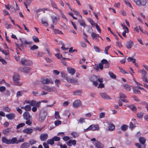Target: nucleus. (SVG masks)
I'll list each match as a JSON object with an SVG mask.
<instances>
[{
	"mask_svg": "<svg viewBox=\"0 0 148 148\" xmlns=\"http://www.w3.org/2000/svg\"><path fill=\"white\" fill-rule=\"evenodd\" d=\"M128 107L130 108L132 111H135L136 110V107L133 105H130L128 106Z\"/></svg>",
	"mask_w": 148,
	"mask_h": 148,
	"instance_id": "40",
	"label": "nucleus"
},
{
	"mask_svg": "<svg viewBox=\"0 0 148 148\" xmlns=\"http://www.w3.org/2000/svg\"><path fill=\"white\" fill-rule=\"evenodd\" d=\"M94 144L96 147L98 148H102L103 147V145L98 141H96Z\"/></svg>",
	"mask_w": 148,
	"mask_h": 148,
	"instance_id": "19",
	"label": "nucleus"
},
{
	"mask_svg": "<svg viewBox=\"0 0 148 148\" xmlns=\"http://www.w3.org/2000/svg\"><path fill=\"white\" fill-rule=\"evenodd\" d=\"M82 93L81 91L80 90H78L73 92V94L74 95H79Z\"/></svg>",
	"mask_w": 148,
	"mask_h": 148,
	"instance_id": "43",
	"label": "nucleus"
},
{
	"mask_svg": "<svg viewBox=\"0 0 148 148\" xmlns=\"http://www.w3.org/2000/svg\"><path fill=\"white\" fill-rule=\"evenodd\" d=\"M133 93L134 94H140V90L136 88L135 87L133 88Z\"/></svg>",
	"mask_w": 148,
	"mask_h": 148,
	"instance_id": "32",
	"label": "nucleus"
},
{
	"mask_svg": "<svg viewBox=\"0 0 148 148\" xmlns=\"http://www.w3.org/2000/svg\"><path fill=\"white\" fill-rule=\"evenodd\" d=\"M36 101L34 100H32V101H30V104L31 106H35V105H36Z\"/></svg>",
	"mask_w": 148,
	"mask_h": 148,
	"instance_id": "54",
	"label": "nucleus"
},
{
	"mask_svg": "<svg viewBox=\"0 0 148 148\" xmlns=\"http://www.w3.org/2000/svg\"><path fill=\"white\" fill-rule=\"evenodd\" d=\"M13 79L14 84L15 85L20 86L22 84V83L19 82V76L17 74H15L13 76Z\"/></svg>",
	"mask_w": 148,
	"mask_h": 148,
	"instance_id": "4",
	"label": "nucleus"
},
{
	"mask_svg": "<svg viewBox=\"0 0 148 148\" xmlns=\"http://www.w3.org/2000/svg\"><path fill=\"white\" fill-rule=\"evenodd\" d=\"M136 3L139 6L141 5L145 6L147 3V1L146 0H138L136 2Z\"/></svg>",
	"mask_w": 148,
	"mask_h": 148,
	"instance_id": "9",
	"label": "nucleus"
},
{
	"mask_svg": "<svg viewBox=\"0 0 148 148\" xmlns=\"http://www.w3.org/2000/svg\"><path fill=\"white\" fill-rule=\"evenodd\" d=\"M101 63L103 65V64H108V62L106 60L103 59L101 61Z\"/></svg>",
	"mask_w": 148,
	"mask_h": 148,
	"instance_id": "55",
	"label": "nucleus"
},
{
	"mask_svg": "<svg viewBox=\"0 0 148 148\" xmlns=\"http://www.w3.org/2000/svg\"><path fill=\"white\" fill-rule=\"evenodd\" d=\"M76 141L75 140H70L68 142H66V144L68 146H71L72 145H75L76 144Z\"/></svg>",
	"mask_w": 148,
	"mask_h": 148,
	"instance_id": "22",
	"label": "nucleus"
},
{
	"mask_svg": "<svg viewBox=\"0 0 148 148\" xmlns=\"http://www.w3.org/2000/svg\"><path fill=\"white\" fill-rule=\"evenodd\" d=\"M51 18L52 19L53 24V25H56L58 21L60 20V17L59 16L57 17L55 16H51Z\"/></svg>",
	"mask_w": 148,
	"mask_h": 148,
	"instance_id": "8",
	"label": "nucleus"
},
{
	"mask_svg": "<svg viewBox=\"0 0 148 148\" xmlns=\"http://www.w3.org/2000/svg\"><path fill=\"white\" fill-rule=\"evenodd\" d=\"M23 133L28 134H31L33 132V130L30 128H27L23 131Z\"/></svg>",
	"mask_w": 148,
	"mask_h": 148,
	"instance_id": "18",
	"label": "nucleus"
},
{
	"mask_svg": "<svg viewBox=\"0 0 148 148\" xmlns=\"http://www.w3.org/2000/svg\"><path fill=\"white\" fill-rule=\"evenodd\" d=\"M88 21L90 23L91 25L92 26L94 27L95 26V25H96V24H95L93 21L91 19L89 18H88Z\"/></svg>",
	"mask_w": 148,
	"mask_h": 148,
	"instance_id": "42",
	"label": "nucleus"
},
{
	"mask_svg": "<svg viewBox=\"0 0 148 148\" xmlns=\"http://www.w3.org/2000/svg\"><path fill=\"white\" fill-rule=\"evenodd\" d=\"M77 79H74L73 78H71V80L69 81V82L71 83H77Z\"/></svg>",
	"mask_w": 148,
	"mask_h": 148,
	"instance_id": "36",
	"label": "nucleus"
},
{
	"mask_svg": "<svg viewBox=\"0 0 148 148\" xmlns=\"http://www.w3.org/2000/svg\"><path fill=\"white\" fill-rule=\"evenodd\" d=\"M48 138V135L46 134H42L40 136V139L42 141L45 140L47 139Z\"/></svg>",
	"mask_w": 148,
	"mask_h": 148,
	"instance_id": "14",
	"label": "nucleus"
},
{
	"mask_svg": "<svg viewBox=\"0 0 148 148\" xmlns=\"http://www.w3.org/2000/svg\"><path fill=\"white\" fill-rule=\"evenodd\" d=\"M2 141L3 143L7 144H10V140H8L7 138L5 137H3L2 138Z\"/></svg>",
	"mask_w": 148,
	"mask_h": 148,
	"instance_id": "24",
	"label": "nucleus"
},
{
	"mask_svg": "<svg viewBox=\"0 0 148 148\" xmlns=\"http://www.w3.org/2000/svg\"><path fill=\"white\" fill-rule=\"evenodd\" d=\"M0 50L3 54L5 55H7L9 54V51L8 50L5 51L3 48H0Z\"/></svg>",
	"mask_w": 148,
	"mask_h": 148,
	"instance_id": "34",
	"label": "nucleus"
},
{
	"mask_svg": "<svg viewBox=\"0 0 148 148\" xmlns=\"http://www.w3.org/2000/svg\"><path fill=\"white\" fill-rule=\"evenodd\" d=\"M143 113L142 112L138 113L137 114V117L139 119H141L143 118Z\"/></svg>",
	"mask_w": 148,
	"mask_h": 148,
	"instance_id": "41",
	"label": "nucleus"
},
{
	"mask_svg": "<svg viewBox=\"0 0 148 148\" xmlns=\"http://www.w3.org/2000/svg\"><path fill=\"white\" fill-rule=\"evenodd\" d=\"M67 71L71 75H73L75 73V70L72 68L71 67H68L67 69Z\"/></svg>",
	"mask_w": 148,
	"mask_h": 148,
	"instance_id": "21",
	"label": "nucleus"
},
{
	"mask_svg": "<svg viewBox=\"0 0 148 148\" xmlns=\"http://www.w3.org/2000/svg\"><path fill=\"white\" fill-rule=\"evenodd\" d=\"M47 142V144H50L51 145H53L54 143L52 138L51 139L48 140Z\"/></svg>",
	"mask_w": 148,
	"mask_h": 148,
	"instance_id": "37",
	"label": "nucleus"
},
{
	"mask_svg": "<svg viewBox=\"0 0 148 148\" xmlns=\"http://www.w3.org/2000/svg\"><path fill=\"white\" fill-rule=\"evenodd\" d=\"M6 116L9 119L12 120L14 118L15 116L14 114L10 113L6 115Z\"/></svg>",
	"mask_w": 148,
	"mask_h": 148,
	"instance_id": "23",
	"label": "nucleus"
},
{
	"mask_svg": "<svg viewBox=\"0 0 148 148\" xmlns=\"http://www.w3.org/2000/svg\"><path fill=\"white\" fill-rule=\"evenodd\" d=\"M3 110L5 112H9L10 111V109L8 107H4L3 108Z\"/></svg>",
	"mask_w": 148,
	"mask_h": 148,
	"instance_id": "53",
	"label": "nucleus"
},
{
	"mask_svg": "<svg viewBox=\"0 0 148 148\" xmlns=\"http://www.w3.org/2000/svg\"><path fill=\"white\" fill-rule=\"evenodd\" d=\"M91 36L93 39H95L97 40H98V38L100 37L101 38V37L98 34H97L94 32L92 33Z\"/></svg>",
	"mask_w": 148,
	"mask_h": 148,
	"instance_id": "25",
	"label": "nucleus"
},
{
	"mask_svg": "<svg viewBox=\"0 0 148 148\" xmlns=\"http://www.w3.org/2000/svg\"><path fill=\"white\" fill-rule=\"evenodd\" d=\"M63 140L65 141L69 140L70 139V138L68 136H65L64 137L62 138Z\"/></svg>",
	"mask_w": 148,
	"mask_h": 148,
	"instance_id": "63",
	"label": "nucleus"
},
{
	"mask_svg": "<svg viewBox=\"0 0 148 148\" xmlns=\"http://www.w3.org/2000/svg\"><path fill=\"white\" fill-rule=\"evenodd\" d=\"M23 116L24 118L26 120L30 119H32V116L27 112H25L23 114Z\"/></svg>",
	"mask_w": 148,
	"mask_h": 148,
	"instance_id": "13",
	"label": "nucleus"
},
{
	"mask_svg": "<svg viewBox=\"0 0 148 148\" xmlns=\"http://www.w3.org/2000/svg\"><path fill=\"white\" fill-rule=\"evenodd\" d=\"M90 79L93 82V84L96 86L98 85L99 82L102 83L103 80L102 78H99L95 75L91 76Z\"/></svg>",
	"mask_w": 148,
	"mask_h": 148,
	"instance_id": "1",
	"label": "nucleus"
},
{
	"mask_svg": "<svg viewBox=\"0 0 148 148\" xmlns=\"http://www.w3.org/2000/svg\"><path fill=\"white\" fill-rule=\"evenodd\" d=\"M42 89L49 92H57L56 90L53 87H50L48 86H44L42 87Z\"/></svg>",
	"mask_w": 148,
	"mask_h": 148,
	"instance_id": "6",
	"label": "nucleus"
},
{
	"mask_svg": "<svg viewBox=\"0 0 148 148\" xmlns=\"http://www.w3.org/2000/svg\"><path fill=\"white\" fill-rule=\"evenodd\" d=\"M55 116L56 119H60V117L59 114V113L58 112H55Z\"/></svg>",
	"mask_w": 148,
	"mask_h": 148,
	"instance_id": "45",
	"label": "nucleus"
},
{
	"mask_svg": "<svg viewBox=\"0 0 148 148\" xmlns=\"http://www.w3.org/2000/svg\"><path fill=\"white\" fill-rule=\"evenodd\" d=\"M54 32L56 34H63V33L61 31L58 29H54Z\"/></svg>",
	"mask_w": 148,
	"mask_h": 148,
	"instance_id": "48",
	"label": "nucleus"
},
{
	"mask_svg": "<svg viewBox=\"0 0 148 148\" xmlns=\"http://www.w3.org/2000/svg\"><path fill=\"white\" fill-rule=\"evenodd\" d=\"M41 21L42 24L44 26H48V24L47 21H43L42 19L41 20Z\"/></svg>",
	"mask_w": 148,
	"mask_h": 148,
	"instance_id": "59",
	"label": "nucleus"
},
{
	"mask_svg": "<svg viewBox=\"0 0 148 148\" xmlns=\"http://www.w3.org/2000/svg\"><path fill=\"white\" fill-rule=\"evenodd\" d=\"M21 109H24L26 111H29L31 110V107L30 105H27L25 107H22Z\"/></svg>",
	"mask_w": 148,
	"mask_h": 148,
	"instance_id": "27",
	"label": "nucleus"
},
{
	"mask_svg": "<svg viewBox=\"0 0 148 148\" xmlns=\"http://www.w3.org/2000/svg\"><path fill=\"white\" fill-rule=\"evenodd\" d=\"M47 115V112L45 110H42L39 114V121L40 122L43 121Z\"/></svg>",
	"mask_w": 148,
	"mask_h": 148,
	"instance_id": "2",
	"label": "nucleus"
},
{
	"mask_svg": "<svg viewBox=\"0 0 148 148\" xmlns=\"http://www.w3.org/2000/svg\"><path fill=\"white\" fill-rule=\"evenodd\" d=\"M109 74L110 75V77L114 79H115L116 78V76L114 74L112 73L109 72Z\"/></svg>",
	"mask_w": 148,
	"mask_h": 148,
	"instance_id": "50",
	"label": "nucleus"
},
{
	"mask_svg": "<svg viewBox=\"0 0 148 148\" xmlns=\"http://www.w3.org/2000/svg\"><path fill=\"white\" fill-rule=\"evenodd\" d=\"M120 95V99H122V98H127V97L123 93H121L119 94Z\"/></svg>",
	"mask_w": 148,
	"mask_h": 148,
	"instance_id": "49",
	"label": "nucleus"
},
{
	"mask_svg": "<svg viewBox=\"0 0 148 148\" xmlns=\"http://www.w3.org/2000/svg\"><path fill=\"white\" fill-rule=\"evenodd\" d=\"M78 22H79L80 25L84 28L86 26V25L85 24L84 21L82 19H79L78 20Z\"/></svg>",
	"mask_w": 148,
	"mask_h": 148,
	"instance_id": "28",
	"label": "nucleus"
},
{
	"mask_svg": "<svg viewBox=\"0 0 148 148\" xmlns=\"http://www.w3.org/2000/svg\"><path fill=\"white\" fill-rule=\"evenodd\" d=\"M41 82L43 84H52L53 82L51 79H48L47 78H43L41 79Z\"/></svg>",
	"mask_w": 148,
	"mask_h": 148,
	"instance_id": "7",
	"label": "nucleus"
},
{
	"mask_svg": "<svg viewBox=\"0 0 148 148\" xmlns=\"http://www.w3.org/2000/svg\"><path fill=\"white\" fill-rule=\"evenodd\" d=\"M81 106V102L79 100H76L73 103V107L75 108H77Z\"/></svg>",
	"mask_w": 148,
	"mask_h": 148,
	"instance_id": "11",
	"label": "nucleus"
},
{
	"mask_svg": "<svg viewBox=\"0 0 148 148\" xmlns=\"http://www.w3.org/2000/svg\"><path fill=\"white\" fill-rule=\"evenodd\" d=\"M28 144V143H23L20 147V148H26L25 147V146H26Z\"/></svg>",
	"mask_w": 148,
	"mask_h": 148,
	"instance_id": "61",
	"label": "nucleus"
},
{
	"mask_svg": "<svg viewBox=\"0 0 148 148\" xmlns=\"http://www.w3.org/2000/svg\"><path fill=\"white\" fill-rule=\"evenodd\" d=\"M100 95L103 99H111V98L106 93H100Z\"/></svg>",
	"mask_w": 148,
	"mask_h": 148,
	"instance_id": "16",
	"label": "nucleus"
},
{
	"mask_svg": "<svg viewBox=\"0 0 148 148\" xmlns=\"http://www.w3.org/2000/svg\"><path fill=\"white\" fill-rule=\"evenodd\" d=\"M95 26L98 31L99 32V33H101V30L99 26L97 24H96Z\"/></svg>",
	"mask_w": 148,
	"mask_h": 148,
	"instance_id": "62",
	"label": "nucleus"
},
{
	"mask_svg": "<svg viewBox=\"0 0 148 148\" xmlns=\"http://www.w3.org/2000/svg\"><path fill=\"white\" fill-rule=\"evenodd\" d=\"M142 79L144 82L148 83V79L147 76H143L142 77Z\"/></svg>",
	"mask_w": 148,
	"mask_h": 148,
	"instance_id": "47",
	"label": "nucleus"
},
{
	"mask_svg": "<svg viewBox=\"0 0 148 148\" xmlns=\"http://www.w3.org/2000/svg\"><path fill=\"white\" fill-rule=\"evenodd\" d=\"M30 49L32 50H36L38 48V47L36 46L35 45H34L32 46H31L30 47Z\"/></svg>",
	"mask_w": 148,
	"mask_h": 148,
	"instance_id": "46",
	"label": "nucleus"
},
{
	"mask_svg": "<svg viewBox=\"0 0 148 148\" xmlns=\"http://www.w3.org/2000/svg\"><path fill=\"white\" fill-rule=\"evenodd\" d=\"M139 141L141 145L139 143H136L135 144L136 146L138 148H145L146 145L145 143L146 140L145 138L143 137H140L139 138Z\"/></svg>",
	"mask_w": 148,
	"mask_h": 148,
	"instance_id": "3",
	"label": "nucleus"
},
{
	"mask_svg": "<svg viewBox=\"0 0 148 148\" xmlns=\"http://www.w3.org/2000/svg\"><path fill=\"white\" fill-rule=\"evenodd\" d=\"M115 128V126L113 124L111 123L109 124L108 129L109 131H112L114 130Z\"/></svg>",
	"mask_w": 148,
	"mask_h": 148,
	"instance_id": "26",
	"label": "nucleus"
},
{
	"mask_svg": "<svg viewBox=\"0 0 148 148\" xmlns=\"http://www.w3.org/2000/svg\"><path fill=\"white\" fill-rule=\"evenodd\" d=\"M110 47V46H108L107 47L105 48V49L104 50V52H105V53L107 55L108 54V51Z\"/></svg>",
	"mask_w": 148,
	"mask_h": 148,
	"instance_id": "57",
	"label": "nucleus"
},
{
	"mask_svg": "<svg viewBox=\"0 0 148 148\" xmlns=\"http://www.w3.org/2000/svg\"><path fill=\"white\" fill-rule=\"evenodd\" d=\"M123 86L124 88L127 91H130V86L128 85L127 84H125L123 85Z\"/></svg>",
	"mask_w": 148,
	"mask_h": 148,
	"instance_id": "38",
	"label": "nucleus"
},
{
	"mask_svg": "<svg viewBox=\"0 0 148 148\" xmlns=\"http://www.w3.org/2000/svg\"><path fill=\"white\" fill-rule=\"evenodd\" d=\"M128 126L125 124L122 125L121 127V130L123 131H125L127 129Z\"/></svg>",
	"mask_w": 148,
	"mask_h": 148,
	"instance_id": "33",
	"label": "nucleus"
},
{
	"mask_svg": "<svg viewBox=\"0 0 148 148\" xmlns=\"http://www.w3.org/2000/svg\"><path fill=\"white\" fill-rule=\"evenodd\" d=\"M139 72H140L142 74V77L143 76H147V74L146 71L144 69L142 70H140L139 71Z\"/></svg>",
	"mask_w": 148,
	"mask_h": 148,
	"instance_id": "31",
	"label": "nucleus"
},
{
	"mask_svg": "<svg viewBox=\"0 0 148 148\" xmlns=\"http://www.w3.org/2000/svg\"><path fill=\"white\" fill-rule=\"evenodd\" d=\"M11 129V128L5 129L3 131V133L4 134H6L9 133Z\"/></svg>",
	"mask_w": 148,
	"mask_h": 148,
	"instance_id": "35",
	"label": "nucleus"
},
{
	"mask_svg": "<svg viewBox=\"0 0 148 148\" xmlns=\"http://www.w3.org/2000/svg\"><path fill=\"white\" fill-rule=\"evenodd\" d=\"M21 62L22 64L24 66L29 65H30V63L29 61L23 58L21 60Z\"/></svg>",
	"mask_w": 148,
	"mask_h": 148,
	"instance_id": "15",
	"label": "nucleus"
},
{
	"mask_svg": "<svg viewBox=\"0 0 148 148\" xmlns=\"http://www.w3.org/2000/svg\"><path fill=\"white\" fill-rule=\"evenodd\" d=\"M135 125L133 123H132V122H130V126L129 127L131 129H132L133 128H134L135 127Z\"/></svg>",
	"mask_w": 148,
	"mask_h": 148,
	"instance_id": "58",
	"label": "nucleus"
},
{
	"mask_svg": "<svg viewBox=\"0 0 148 148\" xmlns=\"http://www.w3.org/2000/svg\"><path fill=\"white\" fill-rule=\"evenodd\" d=\"M127 61L129 62L133 61L132 62H135L136 61V60L135 59L131 57H129L127 58Z\"/></svg>",
	"mask_w": 148,
	"mask_h": 148,
	"instance_id": "52",
	"label": "nucleus"
},
{
	"mask_svg": "<svg viewBox=\"0 0 148 148\" xmlns=\"http://www.w3.org/2000/svg\"><path fill=\"white\" fill-rule=\"evenodd\" d=\"M25 125V123H20L16 126V129H18L19 128L24 126Z\"/></svg>",
	"mask_w": 148,
	"mask_h": 148,
	"instance_id": "39",
	"label": "nucleus"
},
{
	"mask_svg": "<svg viewBox=\"0 0 148 148\" xmlns=\"http://www.w3.org/2000/svg\"><path fill=\"white\" fill-rule=\"evenodd\" d=\"M133 45V43L131 40L128 41L126 44L127 48L128 49L131 48Z\"/></svg>",
	"mask_w": 148,
	"mask_h": 148,
	"instance_id": "20",
	"label": "nucleus"
},
{
	"mask_svg": "<svg viewBox=\"0 0 148 148\" xmlns=\"http://www.w3.org/2000/svg\"><path fill=\"white\" fill-rule=\"evenodd\" d=\"M105 115V113L104 112L101 113L99 115V117L100 118H102L104 117Z\"/></svg>",
	"mask_w": 148,
	"mask_h": 148,
	"instance_id": "64",
	"label": "nucleus"
},
{
	"mask_svg": "<svg viewBox=\"0 0 148 148\" xmlns=\"http://www.w3.org/2000/svg\"><path fill=\"white\" fill-rule=\"evenodd\" d=\"M61 121L58 120L54 122L55 124L57 126L61 124Z\"/></svg>",
	"mask_w": 148,
	"mask_h": 148,
	"instance_id": "56",
	"label": "nucleus"
},
{
	"mask_svg": "<svg viewBox=\"0 0 148 148\" xmlns=\"http://www.w3.org/2000/svg\"><path fill=\"white\" fill-rule=\"evenodd\" d=\"M20 70L22 72L26 73H28L31 71V69L30 68L26 67H21L20 68Z\"/></svg>",
	"mask_w": 148,
	"mask_h": 148,
	"instance_id": "12",
	"label": "nucleus"
},
{
	"mask_svg": "<svg viewBox=\"0 0 148 148\" xmlns=\"http://www.w3.org/2000/svg\"><path fill=\"white\" fill-rule=\"evenodd\" d=\"M52 139H53V141H59L60 140V138L56 136H55L53 137L52 138Z\"/></svg>",
	"mask_w": 148,
	"mask_h": 148,
	"instance_id": "51",
	"label": "nucleus"
},
{
	"mask_svg": "<svg viewBox=\"0 0 148 148\" xmlns=\"http://www.w3.org/2000/svg\"><path fill=\"white\" fill-rule=\"evenodd\" d=\"M20 40L21 42L20 45L22 47H23L25 44L30 45L32 43V42H28L25 40H23L21 39H20Z\"/></svg>",
	"mask_w": 148,
	"mask_h": 148,
	"instance_id": "10",
	"label": "nucleus"
},
{
	"mask_svg": "<svg viewBox=\"0 0 148 148\" xmlns=\"http://www.w3.org/2000/svg\"><path fill=\"white\" fill-rule=\"evenodd\" d=\"M71 134L75 138L77 137L79 135V134L76 132H73L71 133Z\"/></svg>",
	"mask_w": 148,
	"mask_h": 148,
	"instance_id": "29",
	"label": "nucleus"
},
{
	"mask_svg": "<svg viewBox=\"0 0 148 148\" xmlns=\"http://www.w3.org/2000/svg\"><path fill=\"white\" fill-rule=\"evenodd\" d=\"M62 76L66 79L68 82H69V81L71 80V78H72V77H69L66 74H64L62 75Z\"/></svg>",
	"mask_w": 148,
	"mask_h": 148,
	"instance_id": "30",
	"label": "nucleus"
},
{
	"mask_svg": "<svg viewBox=\"0 0 148 148\" xmlns=\"http://www.w3.org/2000/svg\"><path fill=\"white\" fill-rule=\"evenodd\" d=\"M91 130L93 131L98 130L99 127L97 125H90Z\"/></svg>",
	"mask_w": 148,
	"mask_h": 148,
	"instance_id": "17",
	"label": "nucleus"
},
{
	"mask_svg": "<svg viewBox=\"0 0 148 148\" xmlns=\"http://www.w3.org/2000/svg\"><path fill=\"white\" fill-rule=\"evenodd\" d=\"M32 39L35 42H38L39 41V39L35 36H34L32 37Z\"/></svg>",
	"mask_w": 148,
	"mask_h": 148,
	"instance_id": "44",
	"label": "nucleus"
},
{
	"mask_svg": "<svg viewBox=\"0 0 148 148\" xmlns=\"http://www.w3.org/2000/svg\"><path fill=\"white\" fill-rule=\"evenodd\" d=\"M51 5L53 7L55 8L56 9H58L56 5L53 1L51 2Z\"/></svg>",
	"mask_w": 148,
	"mask_h": 148,
	"instance_id": "60",
	"label": "nucleus"
},
{
	"mask_svg": "<svg viewBox=\"0 0 148 148\" xmlns=\"http://www.w3.org/2000/svg\"><path fill=\"white\" fill-rule=\"evenodd\" d=\"M24 141L23 138L17 140L16 138H13L11 140H10V144H18L20 142H23Z\"/></svg>",
	"mask_w": 148,
	"mask_h": 148,
	"instance_id": "5",
	"label": "nucleus"
}]
</instances>
